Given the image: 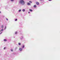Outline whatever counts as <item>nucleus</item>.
Instances as JSON below:
<instances>
[{
    "label": "nucleus",
    "instance_id": "f257e3e1",
    "mask_svg": "<svg viewBox=\"0 0 60 60\" xmlns=\"http://www.w3.org/2000/svg\"><path fill=\"white\" fill-rule=\"evenodd\" d=\"M19 3L22 5H24L25 4V2L24 1L21 0L19 1Z\"/></svg>",
    "mask_w": 60,
    "mask_h": 60
},
{
    "label": "nucleus",
    "instance_id": "f03ea898",
    "mask_svg": "<svg viewBox=\"0 0 60 60\" xmlns=\"http://www.w3.org/2000/svg\"><path fill=\"white\" fill-rule=\"evenodd\" d=\"M19 49L20 51H22V48H19Z\"/></svg>",
    "mask_w": 60,
    "mask_h": 60
},
{
    "label": "nucleus",
    "instance_id": "7ed1b4c3",
    "mask_svg": "<svg viewBox=\"0 0 60 60\" xmlns=\"http://www.w3.org/2000/svg\"><path fill=\"white\" fill-rule=\"evenodd\" d=\"M36 4L37 5H39V3L38 2H37L36 3Z\"/></svg>",
    "mask_w": 60,
    "mask_h": 60
},
{
    "label": "nucleus",
    "instance_id": "20e7f679",
    "mask_svg": "<svg viewBox=\"0 0 60 60\" xmlns=\"http://www.w3.org/2000/svg\"><path fill=\"white\" fill-rule=\"evenodd\" d=\"M34 8H36V5H34Z\"/></svg>",
    "mask_w": 60,
    "mask_h": 60
},
{
    "label": "nucleus",
    "instance_id": "39448f33",
    "mask_svg": "<svg viewBox=\"0 0 60 60\" xmlns=\"http://www.w3.org/2000/svg\"><path fill=\"white\" fill-rule=\"evenodd\" d=\"M22 11H23V12H24V11H25V9H23L22 10Z\"/></svg>",
    "mask_w": 60,
    "mask_h": 60
},
{
    "label": "nucleus",
    "instance_id": "423d86ee",
    "mask_svg": "<svg viewBox=\"0 0 60 60\" xmlns=\"http://www.w3.org/2000/svg\"><path fill=\"white\" fill-rule=\"evenodd\" d=\"M4 30V29H2L1 30H0V31H3Z\"/></svg>",
    "mask_w": 60,
    "mask_h": 60
},
{
    "label": "nucleus",
    "instance_id": "0eeeda50",
    "mask_svg": "<svg viewBox=\"0 0 60 60\" xmlns=\"http://www.w3.org/2000/svg\"><path fill=\"white\" fill-rule=\"evenodd\" d=\"M27 4L28 5H30V3H27Z\"/></svg>",
    "mask_w": 60,
    "mask_h": 60
},
{
    "label": "nucleus",
    "instance_id": "6e6552de",
    "mask_svg": "<svg viewBox=\"0 0 60 60\" xmlns=\"http://www.w3.org/2000/svg\"><path fill=\"white\" fill-rule=\"evenodd\" d=\"M4 27V26L2 25L1 26V28H3Z\"/></svg>",
    "mask_w": 60,
    "mask_h": 60
},
{
    "label": "nucleus",
    "instance_id": "1a4fd4ad",
    "mask_svg": "<svg viewBox=\"0 0 60 60\" xmlns=\"http://www.w3.org/2000/svg\"><path fill=\"white\" fill-rule=\"evenodd\" d=\"M21 45L20 43H18V45Z\"/></svg>",
    "mask_w": 60,
    "mask_h": 60
},
{
    "label": "nucleus",
    "instance_id": "9d476101",
    "mask_svg": "<svg viewBox=\"0 0 60 60\" xmlns=\"http://www.w3.org/2000/svg\"><path fill=\"white\" fill-rule=\"evenodd\" d=\"M24 45H23L22 46V48H24Z\"/></svg>",
    "mask_w": 60,
    "mask_h": 60
},
{
    "label": "nucleus",
    "instance_id": "9b49d317",
    "mask_svg": "<svg viewBox=\"0 0 60 60\" xmlns=\"http://www.w3.org/2000/svg\"><path fill=\"white\" fill-rule=\"evenodd\" d=\"M4 41H6L7 40H6V39H4Z\"/></svg>",
    "mask_w": 60,
    "mask_h": 60
},
{
    "label": "nucleus",
    "instance_id": "f8f14e48",
    "mask_svg": "<svg viewBox=\"0 0 60 60\" xmlns=\"http://www.w3.org/2000/svg\"><path fill=\"white\" fill-rule=\"evenodd\" d=\"M19 12H20V11H21V10H19Z\"/></svg>",
    "mask_w": 60,
    "mask_h": 60
},
{
    "label": "nucleus",
    "instance_id": "ddd939ff",
    "mask_svg": "<svg viewBox=\"0 0 60 60\" xmlns=\"http://www.w3.org/2000/svg\"><path fill=\"white\" fill-rule=\"evenodd\" d=\"M17 32H15V34H17Z\"/></svg>",
    "mask_w": 60,
    "mask_h": 60
},
{
    "label": "nucleus",
    "instance_id": "4468645a",
    "mask_svg": "<svg viewBox=\"0 0 60 60\" xmlns=\"http://www.w3.org/2000/svg\"><path fill=\"white\" fill-rule=\"evenodd\" d=\"M17 21V19H15V21Z\"/></svg>",
    "mask_w": 60,
    "mask_h": 60
},
{
    "label": "nucleus",
    "instance_id": "2eb2a0df",
    "mask_svg": "<svg viewBox=\"0 0 60 60\" xmlns=\"http://www.w3.org/2000/svg\"><path fill=\"white\" fill-rule=\"evenodd\" d=\"M33 11V10L31 9H30V11Z\"/></svg>",
    "mask_w": 60,
    "mask_h": 60
},
{
    "label": "nucleus",
    "instance_id": "dca6fc26",
    "mask_svg": "<svg viewBox=\"0 0 60 60\" xmlns=\"http://www.w3.org/2000/svg\"><path fill=\"white\" fill-rule=\"evenodd\" d=\"M18 49V48L17 47H16L15 48V49Z\"/></svg>",
    "mask_w": 60,
    "mask_h": 60
},
{
    "label": "nucleus",
    "instance_id": "f3484780",
    "mask_svg": "<svg viewBox=\"0 0 60 60\" xmlns=\"http://www.w3.org/2000/svg\"><path fill=\"white\" fill-rule=\"evenodd\" d=\"M6 26L5 27V28H4V30H5V29H6Z\"/></svg>",
    "mask_w": 60,
    "mask_h": 60
},
{
    "label": "nucleus",
    "instance_id": "a211bd4d",
    "mask_svg": "<svg viewBox=\"0 0 60 60\" xmlns=\"http://www.w3.org/2000/svg\"><path fill=\"white\" fill-rule=\"evenodd\" d=\"M6 49V48H5V47H4V49Z\"/></svg>",
    "mask_w": 60,
    "mask_h": 60
},
{
    "label": "nucleus",
    "instance_id": "6ab92c4d",
    "mask_svg": "<svg viewBox=\"0 0 60 60\" xmlns=\"http://www.w3.org/2000/svg\"><path fill=\"white\" fill-rule=\"evenodd\" d=\"M30 4L32 3V1H30Z\"/></svg>",
    "mask_w": 60,
    "mask_h": 60
},
{
    "label": "nucleus",
    "instance_id": "aec40b11",
    "mask_svg": "<svg viewBox=\"0 0 60 60\" xmlns=\"http://www.w3.org/2000/svg\"><path fill=\"white\" fill-rule=\"evenodd\" d=\"M6 20H8V19L6 18Z\"/></svg>",
    "mask_w": 60,
    "mask_h": 60
},
{
    "label": "nucleus",
    "instance_id": "412c9836",
    "mask_svg": "<svg viewBox=\"0 0 60 60\" xmlns=\"http://www.w3.org/2000/svg\"><path fill=\"white\" fill-rule=\"evenodd\" d=\"M11 51H13V50H12V49H11Z\"/></svg>",
    "mask_w": 60,
    "mask_h": 60
},
{
    "label": "nucleus",
    "instance_id": "4be33fe9",
    "mask_svg": "<svg viewBox=\"0 0 60 60\" xmlns=\"http://www.w3.org/2000/svg\"><path fill=\"white\" fill-rule=\"evenodd\" d=\"M14 0H11V1H13Z\"/></svg>",
    "mask_w": 60,
    "mask_h": 60
},
{
    "label": "nucleus",
    "instance_id": "5701e85b",
    "mask_svg": "<svg viewBox=\"0 0 60 60\" xmlns=\"http://www.w3.org/2000/svg\"><path fill=\"white\" fill-rule=\"evenodd\" d=\"M52 0H49V1H51Z\"/></svg>",
    "mask_w": 60,
    "mask_h": 60
},
{
    "label": "nucleus",
    "instance_id": "b1692460",
    "mask_svg": "<svg viewBox=\"0 0 60 60\" xmlns=\"http://www.w3.org/2000/svg\"><path fill=\"white\" fill-rule=\"evenodd\" d=\"M40 1H42L43 0H39Z\"/></svg>",
    "mask_w": 60,
    "mask_h": 60
},
{
    "label": "nucleus",
    "instance_id": "393cba45",
    "mask_svg": "<svg viewBox=\"0 0 60 60\" xmlns=\"http://www.w3.org/2000/svg\"><path fill=\"white\" fill-rule=\"evenodd\" d=\"M30 12H29L28 13H30Z\"/></svg>",
    "mask_w": 60,
    "mask_h": 60
},
{
    "label": "nucleus",
    "instance_id": "a878e982",
    "mask_svg": "<svg viewBox=\"0 0 60 60\" xmlns=\"http://www.w3.org/2000/svg\"><path fill=\"white\" fill-rule=\"evenodd\" d=\"M2 33V32H1V33H0V34H1Z\"/></svg>",
    "mask_w": 60,
    "mask_h": 60
},
{
    "label": "nucleus",
    "instance_id": "bb28decb",
    "mask_svg": "<svg viewBox=\"0 0 60 60\" xmlns=\"http://www.w3.org/2000/svg\"><path fill=\"white\" fill-rule=\"evenodd\" d=\"M30 11V9L29 10Z\"/></svg>",
    "mask_w": 60,
    "mask_h": 60
},
{
    "label": "nucleus",
    "instance_id": "cd10ccee",
    "mask_svg": "<svg viewBox=\"0 0 60 60\" xmlns=\"http://www.w3.org/2000/svg\"><path fill=\"white\" fill-rule=\"evenodd\" d=\"M1 13V12H0V13Z\"/></svg>",
    "mask_w": 60,
    "mask_h": 60
},
{
    "label": "nucleus",
    "instance_id": "c85d7f7f",
    "mask_svg": "<svg viewBox=\"0 0 60 60\" xmlns=\"http://www.w3.org/2000/svg\"><path fill=\"white\" fill-rule=\"evenodd\" d=\"M29 2H30V1H29Z\"/></svg>",
    "mask_w": 60,
    "mask_h": 60
}]
</instances>
